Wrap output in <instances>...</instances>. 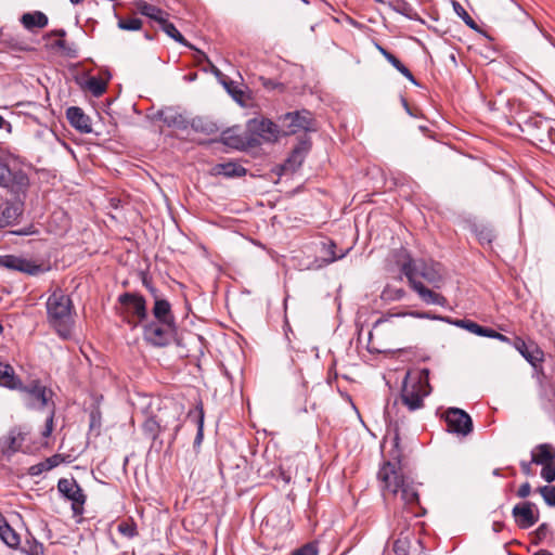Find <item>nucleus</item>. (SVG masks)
I'll return each mask as SVG.
<instances>
[{
	"instance_id": "26",
	"label": "nucleus",
	"mask_w": 555,
	"mask_h": 555,
	"mask_svg": "<svg viewBox=\"0 0 555 555\" xmlns=\"http://www.w3.org/2000/svg\"><path fill=\"white\" fill-rule=\"evenodd\" d=\"M0 539L11 548H18L21 545V538L18 533L8 524V521L1 514Z\"/></svg>"
},
{
	"instance_id": "9",
	"label": "nucleus",
	"mask_w": 555,
	"mask_h": 555,
	"mask_svg": "<svg viewBox=\"0 0 555 555\" xmlns=\"http://www.w3.org/2000/svg\"><path fill=\"white\" fill-rule=\"evenodd\" d=\"M280 122L283 135H292L300 131L307 134L308 131L315 130L312 114L306 109L286 113L280 118Z\"/></svg>"
},
{
	"instance_id": "54",
	"label": "nucleus",
	"mask_w": 555,
	"mask_h": 555,
	"mask_svg": "<svg viewBox=\"0 0 555 555\" xmlns=\"http://www.w3.org/2000/svg\"><path fill=\"white\" fill-rule=\"evenodd\" d=\"M55 46L59 48V49H62L67 56H70V57H75L76 56V51L75 50H72V49H67L66 48V42L64 39L60 38L56 42H55Z\"/></svg>"
},
{
	"instance_id": "15",
	"label": "nucleus",
	"mask_w": 555,
	"mask_h": 555,
	"mask_svg": "<svg viewBox=\"0 0 555 555\" xmlns=\"http://www.w3.org/2000/svg\"><path fill=\"white\" fill-rule=\"evenodd\" d=\"M0 267L30 275H36L42 271L40 266L14 255L0 256Z\"/></svg>"
},
{
	"instance_id": "59",
	"label": "nucleus",
	"mask_w": 555,
	"mask_h": 555,
	"mask_svg": "<svg viewBox=\"0 0 555 555\" xmlns=\"http://www.w3.org/2000/svg\"><path fill=\"white\" fill-rule=\"evenodd\" d=\"M196 51L198 53V61L199 62L206 61L211 66L214 73L218 75L219 74V69L209 61L208 56L204 52H202L199 50H196Z\"/></svg>"
},
{
	"instance_id": "16",
	"label": "nucleus",
	"mask_w": 555,
	"mask_h": 555,
	"mask_svg": "<svg viewBox=\"0 0 555 555\" xmlns=\"http://www.w3.org/2000/svg\"><path fill=\"white\" fill-rule=\"evenodd\" d=\"M25 440V434L18 428H12L5 437L0 440V449L4 456L10 457L18 452Z\"/></svg>"
},
{
	"instance_id": "28",
	"label": "nucleus",
	"mask_w": 555,
	"mask_h": 555,
	"mask_svg": "<svg viewBox=\"0 0 555 555\" xmlns=\"http://www.w3.org/2000/svg\"><path fill=\"white\" fill-rule=\"evenodd\" d=\"M212 170L215 175L227 178L242 177L246 173V169L243 166L233 162L217 164Z\"/></svg>"
},
{
	"instance_id": "1",
	"label": "nucleus",
	"mask_w": 555,
	"mask_h": 555,
	"mask_svg": "<svg viewBox=\"0 0 555 555\" xmlns=\"http://www.w3.org/2000/svg\"><path fill=\"white\" fill-rule=\"evenodd\" d=\"M395 262L406 278L411 289L418 295L423 302L440 307L448 306V300L443 295L425 285L427 283L433 288H440L443 278L438 263L414 259L405 248H400L395 253Z\"/></svg>"
},
{
	"instance_id": "37",
	"label": "nucleus",
	"mask_w": 555,
	"mask_h": 555,
	"mask_svg": "<svg viewBox=\"0 0 555 555\" xmlns=\"http://www.w3.org/2000/svg\"><path fill=\"white\" fill-rule=\"evenodd\" d=\"M143 22L139 17H119L117 26L122 30L134 31L141 29Z\"/></svg>"
},
{
	"instance_id": "8",
	"label": "nucleus",
	"mask_w": 555,
	"mask_h": 555,
	"mask_svg": "<svg viewBox=\"0 0 555 555\" xmlns=\"http://www.w3.org/2000/svg\"><path fill=\"white\" fill-rule=\"evenodd\" d=\"M428 375H429V370L423 369L421 371V376H420L418 380L413 383L412 385H410L408 383L409 374H406V376L403 380V386H402L400 398H401L402 403L410 411H415V410L423 408V405H424L423 399L428 393L427 391H423V388H424L423 380L427 382Z\"/></svg>"
},
{
	"instance_id": "40",
	"label": "nucleus",
	"mask_w": 555,
	"mask_h": 555,
	"mask_svg": "<svg viewBox=\"0 0 555 555\" xmlns=\"http://www.w3.org/2000/svg\"><path fill=\"white\" fill-rule=\"evenodd\" d=\"M88 90L94 96H101L106 91V82L96 77H91L87 81Z\"/></svg>"
},
{
	"instance_id": "55",
	"label": "nucleus",
	"mask_w": 555,
	"mask_h": 555,
	"mask_svg": "<svg viewBox=\"0 0 555 555\" xmlns=\"http://www.w3.org/2000/svg\"><path fill=\"white\" fill-rule=\"evenodd\" d=\"M489 338H494V339H498L500 341H503V343H509V338L499 332H496L495 330L491 328L489 330V333H488V336Z\"/></svg>"
},
{
	"instance_id": "61",
	"label": "nucleus",
	"mask_w": 555,
	"mask_h": 555,
	"mask_svg": "<svg viewBox=\"0 0 555 555\" xmlns=\"http://www.w3.org/2000/svg\"><path fill=\"white\" fill-rule=\"evenodd\" d=\"M0 129H4L8 133L12 131V125L0 115Z\"/></svg>"
},
{
	"instance_id": "43",
	"label": "nucleus",
	"mask_w": 555,
	"mask_h": 555,
	"mask_svg": "<svg viewBox=\"0 0 555 555\" xmlns=\"http://www.w3.org/2000/svg\"><path fill=\"white\" fill-rule=\"evenodd\" d=\"M410 542L406 538H399L393 542V552L396 555H408Z\"/></svg>"
},
{
	"instance_id": "14",
	"label": "nucleus",
	"mask_w": 555,
	"mask_h": 555,
	"mask_svg": "<svg viewBox=\"0 0 555 555\" xmlns=\"http://www.w3.org/2000/svg\"><path fill=\"white\" fill-rule=\"evenodd\" d=\"M535 505L531 502H524L514 506L512 514L515 522L521 529L532 527L539 520V512L534 511Z\"/></svg>"
},
{
	"instance_id": "57",
	"label": "nucleus",
	"mask_w": 555,
	"mask_h": 555,
	"mask_svg": "<svg viewBox=\"0 0 555 555\" xmlns=\"http://www.w3.org/2000/svg\"><path fill=\"white\" fill-rule=\"evenodd\" d=\"M259 80L261 81L262 86L268 90L275 89L280 85L278 82H275L271 79L264 78V77H260Z\"/></svg>"
},
{
	"instance_id": "64",
	"label": "nucleus",
	"mask_w": 555,
	"mask_h": 555,
	"mask_svg": "<svg viewBox=\"0 0 555 555\" xmlns=\"http://www.w3.org/2000/svg\"><path fill=\"white\" fill-rule=\"evenodd\" d=\"M14 234L16 235H30V234H34L35 231L33 230V225L28 227V228H24V229H21V230H17V231H14L13 232Z\"/></svg>"
},
{
	"instance_id": "13",
	"label": "nucleus",
	"mask_w": 555,
	"mask_h": 555,
	"mask_svg": "<svg viewBox=\"0 0 555 555\" xmlns=\"http://www.w3.org/2000/svg\"><path fill=\"white\" fill-rule=\"evenodd\" d=\"M312 146L308 134L304 133L299 137L298 143L293 147L291 155L285 160L284 169L289 171L297 170L304 163L306 156Z\"/></svg>"
},
{
	"instance_id": "39",
	"label": "nucleus",
	"mask_w": 555,
	"mask_h": 555,
	"mask_svg": "<svg viewBox=\"0 0 555 555\" xmlns=\"http://www.w3.org/2000/svg\"><path fill=\"white\" fill-rule=\"evenodd\" d=\"M453 9L455 13L463 20V22L472 29L479 31V26L466 12V10L456 1L453 2Z\"/></svg>"
},
{
	"instance_id": "48",
	"label": "nucleus",
	"mask_w": 555,
	"mask_h": 555,
	"mask_svg": "<svg viewBox=\"0 0 555 555\" xmlns=\"http://www.w3.org/2000/svg\"><path fill=\"white\" fill-rule=\"evenodd\" d=\"M551 534V529L547 524L540 525L535 530V541L534 544L540 543L544 539H546Z\"/></svg>"
},
{
	"instance_id": "31",
	"label": "nucleus",
	"mask_w": 555,
	"mask_h": 555,
	"mask_svg": "<svg viewBox=\"0 0 555 555\" xmlns=\"http://www.w3.org/2000/svg\"><path fill=\"white\" fill-rule=\"evenodd\" d=\"M189 126L194 131L201 132L204 134H208V135L214 134L219 130L218 126L214 121L208 120L204 117L193 118L192 121H190Z\"/></svg>"
},
{
	"instance_id": "42",
	"label": "nucleus",
	"mask_w": 555,
	"mask_h": 555,
	"mask_svg": "<svg viewBox=\"0 0 555 555\" xmlns=\"http://www.w3.org/2000/svg\"><path fill=\"white\" fill-rule=\"evenodd\" d=\"M117 529H118V531L122 535H125V537H127L129 539H131V538H133V537H135L138 534L137 526L132 521L131 522H129V521H121L118 525Z\"/></svg>"
},
{
	"instance_id": "4",
	"label": "nucleus",
	"mask_w": 555,
	"mask_h": 555,
	"mask_svg": "<svg viewBox=\"0 0 555 555\" xmlns=\"http://www.w3.org/2000/svg\"><path fill=\"white\" fill-rule=\"evenodd\" d=\"M554 122L552 119L535 114L527 117L520 124V130L532 144L547 151L555 144Z\"/></svg>"
},
{
	"instance_id": "38",
	"label": "nucleus",
	"mask_w": 555,
	"mask_h": 555,
	"mask_svg": "<svg viewBox=\"0 0 555 555\" xmlns=\"http://www.w3.org/2000/svg\"><path fill=\"white\" fill-rule=\"evenodd\" d=\"M388 62L404 77H406L413 85H418L411 70L396 55H389Z\"/></svg>"
},
{
	"instance_id": "36",
	"label": "nucleus",
	"mask_w": 555,
	"mask_h": 555,
	"mask_svg": "<svg viewBox=\"0 0 555 555\" xmlns=\"http://www.w3.org/2000/svg\"><path fill=\"white\" fill-rule=\"evenodd\" d=\"M336 247L337 246L333 241H328L327 243L323 244L324 260L327 263L334 262V261L345 257L346 251L336 254Z\"/></svg>"
},
{
	"instance_id": "29",
	"label": "nucleus",
	"mask_w": 555,
	"mask_h": 555,
	"mask_svg": "<svg viewBox=\"0 0 555 555\" xmlns=\"http://www.w3.org/2000/svg\"><path fill=\"white\" fill-rule=\"evenodd\" d=\"M21 22L26 29L43 28L48 25V17L44 13L35 11L23 14Z\"/></svg>"
},
{
	"instance_id": "51",
	"label": "nucleus",
	"mask_w": 555,
	"mask_h": 555,
	"mask_svg": "<svg viewBox=\"0 0 555 555\" xmlns=\"http://www.w3.org/2000/svg\"><path fill=\"white\" fill-rule=\"evenodd\" d=\"M541 477L547 482L555 481V466H553V464H551V465H545V467H542Z\"/></svg>"
},
{
	"instance_id": "32",
	"label": "nucleus",
	"mask_w": 555,
	"mask_h": 555,
	"mask_svg": "<svg viewBox=\"0 0 555 555\" xmlns=\"http://www.w3.org/2000/svg\"><path fill=\"white\" fill-rule=\"evenodd\" d=\"M390 7L398 13L408 17L409 20H420L418 13L414 9L412 4L406 2L405 0H392L390 2Z\"/></svg>"
},
{
	"instance_id": "12",
	"label": "nucleus",
	"mask_w": 555,
	"mask_h": 555,
	"mask_svg": "<svg viewBox=\"0 0 555 555\" xmlns=\"http://www.w3.org/2000/svg\"><path fill=\"white\" fill-rule=\"evenodd\" d=\"M449 433L467 436L473 431V421L468 413L459 408H449L442 415Z\"/></svg>"
},
{
	"instance_id": "20",
	"label": "nucleus",
	"mask_w": 555,
	"mask_h": 555,
	"mask_svg": "<svg viewBox=\"0 0 555 555\" xmlns=\"http://www.w3.org/2000/svg\"><path fill=\"white\" fill-rule=\"evenodd\" d=\"M555 460V448L551 443L538 444L531 451V462L537 465H551Z\"/></svg>"
},
{
	"instance_id": "21",
	"label": "nucleus",
	"mask_w": 555,
	"mask_h": 555,
	"mask_svg": "<svg viewBox=\"0 0 555 555\" xmlns=\"http://www.w3.org/2000/svg\"><path fill=\"white\" fill-rule=\"evenodd\" d=\"M134 7L142 15L155 21L158 25L164 23L165 18L169 17L166 11L144 0H137Z\"/></svg>"
},
{
	"instance_id": "58",
	"label": "nucleus",
	"mask_w": 555,
	"mask_h": 555,
	"mask_svg": "<svg viewBox=\"0 0 555 555\" xmlns=\"http://www.w3.org/2000/svg\"><path fill=\"white\" fill-rule=\"evenodd\" d=\"M399 315H411L418 319H429L430 315L428 312H421V311H409L404 313H400Z\"/></svg>"
},
{
	"instance_id": "30",
	"label": "nucleus",
	"mask_w": 555,
	"mask_h": 555,
	"mask_svg": "<svg viewBox=\"0 0 555 555\" xmlns=\"http://www.w3.org/2000/svg\"><path fill=\"white\" fill-rule=\"evenodd\" d=\"M188 420L193 421L197 426V433L194 440V446H199L203 441V431H204V410L203 406L199 405L195 410H192L188 413Z\"/></svg>"
},
{
	"instance_id": "34",
	"label": "nucleus",
	"mask_w": 555,
	"mask_h": 555,
	"mask_svg": "<svg viewBox=\"0 0 555 555\" xmlns=\"http://www.w3.org/2000/svg\"><path fill=\"white\" fill-rule=\"evenodd\" d=\"M21 552L25 555H43L44 546L41 542L35 539L33 535L26 538L24 544L20 547Z\"/></svg>"
},
{
	"instance_id": "2",
	"label": "nucleus",
	"mask_w": 555,
	"mask_h": 555,
	"mask_svg": "<svg viewBox=\"0 0 555 555\" xmlns=\"http://www.w3.org/2000/svg\"><path fill=\"white\" fill-rule=\"evenodd\" d=\"M142 326L143 339L153 347H167L177 338L178 326L168 300L156 298L152 317Z\"/></svg>"
},
{
	"instance_id": "46",
	"label": "nucleus",
	"mask_w": 555,
	"mask_h": 555,
	"mask_svg": "<svg viewBox=\"0 0 555 555\" xmlns=\"http://www.w3.org/2000/svg\"><path fill=\"white\" fill-rule=\"evenodd\" d=\"M477 237L481 244H491L494 238V233L491 229L482 227L477 230Z\"/></svg>"
},
{
	"instance_id": "35",
	"label": "nucleus",
	"mask_w": 555,
	"mask_h": 555,
	"mask_svg": "<svg viewBox=\"0 0 555 555\" xmlns=\"http://www.w3.org/2000/svg\"><path fill=\"white\" fill-rule=\"evenodd\" d=\"M455 325L467 330L469 333H473L475 335L482 336V337H487L489 330H490V327L481 326L480 324L476 323L475 321H472L468 319L457 320L455 322Z\"/></svg>"
},
{
	"instance_id": "11",
	"label": "nucleus",
	"mask_w": 555,
	"mask_h": 555,
	"mask_svg": "<svg viewBox=\"0 0 555 555\" xmlns=\"http://www.w3.org/2000/svg\"><path fill=\"white\" fill-rule=\"evenodd\" d=\"M59 492L72 502V511L75 516L83 514V505L87 496L75 478H61L57 481Z\"/></svg>"
},
{
	"instance_id": "5",
	"label": "nucleus",
	"mask_w": 555,
	"mask_h": 555,
	"mask_svg": "<svg viewBox=\"0 0 555 555\" xmlns=\"http://www.w3.org/2000/svg\"><path fill=\"white\" fill-rule=\"evenodd\" d=\"M378 479L383 483V490L391 494H401V500L405 504H415L418 502V492L415 487L408 482L403 475H397L393 466L384 464L377 474Z\"/></svg>"
},
{
	"instance_id": "19",
	"label": "nucleus",
	"mask_w": 555,
	"mask_h": 555,
	"mask_svg": "<svg viewBox=\"0 0 555 555\" xmlns=\"http://www.w3.org/2000/svg\"><path fill=\"white\" fill-rule=\"evenodd\" d=\"M221 142L234 149H241L244 146L256 147L259 145V141L255 138H249L247 131L244 135L236 134L235 128L224 130L221 135Z\"/></svg>"
},
{
	"instance_id": "52",
	"label": "nucleus",
	"mask_w": 555,
	"mask_h": 555,
	"mask_svg": "<svg viewBox=\"0 0 555 555\" xmlns=\"http://www.w3.org/2000/svg\"><path fill=\"white\" fill-rule=\"evenodd\" d=\"M47 467L44 465V461L38 463V464H35L33 466L29 467L28 469V474L30 476H39L40 474H42L43 472H47Z\"/></svg>"
},
{
	"instance_id": "24",
	"label": "nucleus",
	"mask_w": 555,
	"mask_h": 555,
	"mask_svg": "<svg viewBox=\"0 0 555 555\" xmlns=\"http://www.w3.org/2000/svg\"><path fill=\"white\" fill-rule=\"evenodd\" d=\"M392 449L389 452L390 460L385 462L384 464H390L393 466L397 475L402 474L403 463H402V450L400 448V436L399 428L397 422L395 423V437L392 441Z\"/></svg>"
},
{
	"instance_id": "50",
	"label": "nucleus",
	"mask_w": 555,
	"mask_h": 555,
	"mask_svg": "<svg viewBox=\"0 0 555 555\" xmlns=\"http://www.w3.org/2000/svg\"><path fill=\"white\" fill-rule=\"evenodd\" d=\"M54 414H55V405L54 403L52 402L51 403V408H50V414L46 421V428L42 433V436L43 437H49L53 430V418H54Z\"/></svg>"
},
{
	"instance_id": "62",
	"label": "nucleus",
	"mask_w": 555,
	"mask_h": 555,
	"mask_svg": "<svg viewBox=\"0 0 555 555\" xmlns=\"http://www.w3.org/2000/svg\"><path fill=\"white\" fill-rule=\"evenodd\" d=\"M143 284L152 293V295L155 297V299L158 298L157 289L152 285V283L146 278L143 279Z\"/></svg>"
},
{
	"instance_id": "63",
	"label": "nucleus",
	"mask_w": 555,
	"mask_h": 555,
	"mask_svg": "<svg viewBox=\"0 0 555 555\" xmlns=\"http://www.w3.org/2000/svg\"><path fill=\"white\" fill-rule=\"evenodd\" d=\"M143 284L152 293V295L155 297V299L158 298L157 289L152 285V283L146 278L143 279Z\"/></svg>"
},
{
	"instance_id": "25",
	"label": "nucleus",
	"mask_w": 555,
	"mask_h": 555,
	"mask_svg": "<svg viewBox=\"0 0 555 555\" xmlns=\"http://www.w3.org/2000/svg\"><path fill=\"white\" fill-rule=\"evenodd\" d=\"M514 346L520 352V354L533 366H535L537 363L543 361V352L537 346H534L532 349H529L526 341L519 337H516Z\"/></svg>"
},
{
	"instance_id": "6",
	"label": "nucleus",
	"mask_w": 555,
	"mask_h": 555,
	"mask_svg": "<svg viewBox=\"0 0 555 555\" xmlns=\"http://www.w3.org/2000/svg\"><path fill=\"white\" fill-rule=\"evenodd\" d=\"M119 314L131 327L141 326L149 318L146 300L138 293H124L118 297Z\"/></svg>"
},
{
	"instance_id": "23",
	"label": "nucleus",
	"mask_w": 555,
	"mask_h": 555,
	"mask_svg": "<svg viewBox=\"0 0 555 555\" xmlns=\"http://www.w3.org/2000/svg\"><path fill=\"white\" fill-rule=\"evenodd\" d=\"M22 380L15 374L14 369L9 363H0V386L18 390L22 388Z\"/></svg>"
},
{
	"instance_id": "7",
	"label": "nucleus",
	"mask_w": 555,
	"mask_h": 555,
	"mask_svg": "<svg viewBox=\"0 0 555 555\" xmlns=\"http://www.w3.org/2000/svg\"><path fill=\"white\" fill-rule=\"evenodd\" d=\"M18 390L23 393V400L29 409L42 410L46 406H51L53 402V391L38 379H34L25 386L22 384V388Z\"/></svg>"
},
{
	"instance_id": "47",
	"label": "nucleus",
	"mask_w": 555,
	"mask_h": 555,
	"mask_svg": "<svg viewBox=\"0 0 555 555\" xmlns=\"http://www.w3.org/2000/svg\"><path fill=\"white\" fill-rule=\"evenodd\" d=\"M318 545L313 542L307 543L301 547L295 550L292 555H318Z\"/></svg>"
},
{
	"instance_id": "45",
	"label": "nucleus",
	"mask_w": 555,
	"mask_h": 555,
	"mask_svg": "<svg viewBox=\"0 0 555 555\" xmlns=\"http://www.w3.org/2000/svg\"><path fill=\"white\" fill-rule=\"evenodd\" d=\"M383 295L390 300H400L405 296V291L403 288H393L390 286H387Z\"/></svg>"
},
{
	"instance_id": "18",
	"label": "nucleus",
	"mask_w": 555,
	"mask_h": 555,
	"mask_svg": "<svg viewBox=\"0 0 555 555\" xmlns=\"http://www.w3.org/2000/svg\"><path fill=\"white\" fill-rule=\"evenodd\" d=\"M66 118L69 125L81 133L92 132L91 120L78 106H70L66 109Z\"/></svg>"
},
{
	"instance_id": "60",
	"label": "nucleus",
	"mask_w": 555,
	"mask_h": 555,
	"mask_svg": "<svg viewBox=\"0 0 555 555\" xmlns=\"http://www.w3.org/2000/svg\"><path fill=\"white\" fill-rule=\"evenodd\" d=\"M531 464L532 462H526V461H521L520 462V467H521V470L525 475L527 476H530L532 475V467H531Z\"/></svg>"
},
{
	"instance_id": "56",
	"label": "nucleus",
	"mask_w": 555,
	"mask_h": 555,
	"mask_svg": "<svg viewBox=\"0 0 555 555\" xmlns=\"http://www.w3.org/2000/svg\"><path fill=\"white\" fill-rule=\"evenodd\" d=\"M530 492H531V486H530V483H529V482H525V483H522V485L519 487V489H518V491H517V495H518L519 498H521V499H525V498H527V496H529V495H530Z\"/></svg>"
},
{
	"instance_id": "53",
	"label": "nucleus",
	"mask_w": 555,
	"mask_h": 555,
	"mask_svg": "<svg viewBox=\"0 0 555 555\" xmlns=\"http://www.w3.org/2000/svg\"><path fill=\"white\" fill-rule=\"evenodd\" d=\"M62 459L60 454L52 455L44 460V465L48 470L56 467L61 463Z\"/></svg>"
},
{
	"instance_id": "49",
	"label": "nucleus",
	"mask_w": 555,
	"mask_h": 555,
	"mask_svg": "<svg viewBox=\"0 0 555 555\" xmlns=\"http://www.w3.org/2000/svg\"><path fill=\"white\" fill-rule=\"evenodd\" d=\"M232 85H233L232 81L230 83H224L228 92L232 95V98L241 105H244V101H243L244 92L242 90L237 89L236 87H232Z\"/></svg>"
},
{
	"instance_id": "27",
	"label": "nucleus",
	"mask_w": 555,
	"mask_h": 555,
	"mask_svg": "<svg viewBox=\"0 0 555 555\" xmlns=\"http://www.w3.org/2000/svg\"><path fill=\"white\" fill-rule=\"evenodd\" d=\"M23 212L21 203H8L0 217V227L5 228L14 224Z\"/></svg>"
},
{
	"instance_id": "22",
	"label": "nucleus",
	"mask_w": 555,
	"mask_h": 555,
	"mask_svg": "<svg viewBox=\"0 0 555 555\" xmlns=\"http://www.w3.org/2000/svg\"><path fill=\"white\" fill-rule=\"evenodd\" d=\"M164 423V420L162 417H158L156 415L149 416L144 423L142 424V430L146 438L151 439L152 441H155L159 434L167 429L168 423Z\"/></svg>"
},
{
	"instance_id": "3",
	"label": "nucleus",
	"mask_w": 555,
	"mask_h": 555,
	"mask_svg": "<svg viewBox=\"0 0 555 555\" xmlns=\"http://www.w3.org/2000/svg\"><path fill=\"white\" fill-rule=\"evenodd\" d=\"M49 324L63 339H68L74 326V305L69 296L61 289L54 291L47 300Z\"/></svg>"
},
{
	"instance_id": "44",
	"label": "nucleus",
	"mask_w": 555,
	"mask_h": 555,
	"mask_svg": "<svg viewBox=\"0 0 555 555\" xmlns=\"http://www.w3.org/2000/svg\"><path fill=\"white\" fill-rule=\"evenodd\" d=\"M89 418H90V423H89L90 430L91 431L95 430L96 435H99V431L101 428V420H102L100 410H98V409L92 410L90 412Z\"/></svg>"
},
{
	"instance_id": "10",
	"label": "nucleus",
	"mask_w": 555,
	"mask_h": 555,
	"mask_svg": "<svg viewBox=\"0 0 555 555\" xmlns=\"http://www.w3.org/2000/svg\"><path fill=\"white\" fill-rule=\"evenodd\" d=\"M247 132L249 138H255L261 142H275L282 134L281 125L274 124L268 118H253L247 121Z\"/></svg>"
},
{
	"instance_id": "17",
	"label": "nucleus",
	"mask_w": 555,
	"mask_h": 555,
	"mask_svg": "<svg viewBox=\"0 0 555 555\" xmlns=\"http://www.w3.org/2000/svg\"><path fill=\"white\" fill-rule=\"evenodd\" d=\"M157 117L168 127L179 130L188 129L190 121L175 107H165L157 113Z\"/></svg>"
},
{
	"instance_id": "41",
	"label": "nucleus",
	"mask_w": 555,
	"mask_h": 555,
	"mask_svg": "<svg viewBox=\"0 0 555 555\" xmlns=\"http://www.w3.org/2000/svg\"><path fill=\"white\" fill-rule=\"evenodd\" d=\"M539 493L548 506L555 507V487L554 486H542L538 488Z\"/></svg>"
},
{
	"instance_id": "33",
	"label": "nucleus",
	"mask_w": 555,
	"mask_h": 555,
	"mask_svg": "<svg viewBox=\"0 0 555 555\" xmlns=\"http://www.w3.org/2000/svg\"><path fill=\"white\" fill-rule=\"evenodd\" d=\"M159 27L162 30L168 35L170 38H172L175 41L189 47L190 49H194V47L185 40V38L181 35V33L176 28V26L168 21V17L165 18L164 23L159 24Z\"/></svg>"
}]
</instances>
